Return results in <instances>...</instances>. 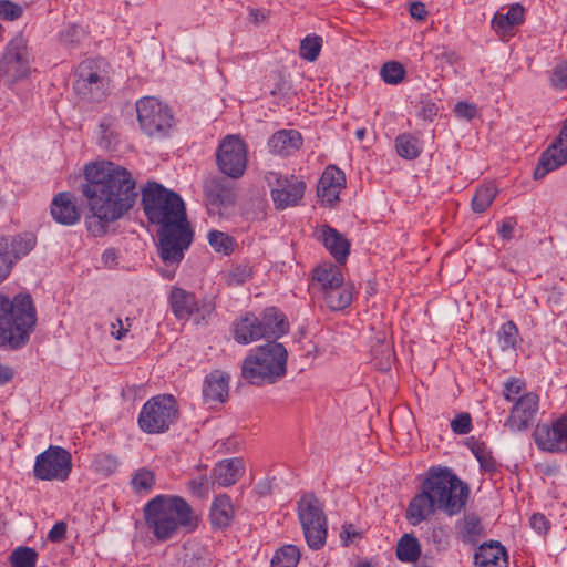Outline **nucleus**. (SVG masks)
<instances>
[{"mask_svg": "<svg viewBox=\"0 0 567 567\" xmlns=\"http://www.w3.org/2000/svg\"><path fill=\"white\" fill-rule=\"evenodd\" d=\"M82 194L92 217L87 228L95 236L106 233L110 224L121 219L137 198L136 181L131 172L116 163L102 161L85 165Z\"/></svg>", "mask_w": 567, "mask_h": 567, "instance_id": "nucleus-1", "label": "nucleus"}, {"mask_svg": "<svg viewBox=\"0 0 567 567\" xmlns=\"http://www.w3.org/2000/svg\"><path fill=\"white\" fill-rule=\"evenodd\" d=\"M142 204L150 223L159 226L158 252L165 264L162 275L172 279L194 235L184 202L177 193L156 182H148L142 189Z\"/></svg>", "mask_w": 567, "mask_h": 567, "instance_id": "nucleus-2", "label": "nucleus"}, {"mask_svg": "<svg viewBox=\"0 0 567 567\" xmlns=\"http://www.w3.org/2000/svg\"><path fill=\"white\" fill-rule=\"evenodd\" d=\"M143 513L147 532L158 542L169 540L194 526L193 509L179 496L157 495L145 504Z\"/></svg>", "mask_w": 567, "mask_h": 567, "instance_id": "nucleus-3", "label": "nucleus"}, {"mask_svg": "<svg viewBox=\"0 0 567 567\" xmlns=\"http://www.w3.org/2000/svg\"><path fill=\"white\" fill-rule=\"evenodd\" d=\"M37 324V311L28 293L13 298L0 293V348H24Z\"/></svg>", "mask_w": 567, "mask_h": 567, "instance_id": "nucleus-4", "label": "nucleus"}, {"mask_svg": "<svg viewBox=\"0 0 567 567\" xmlns=\"http://www.w3.org/2000/svg\"><path fill=\"white\" fill-rule=\"evenodd\" d=\"M288 353L276 341L251 351L243 362L241 375L251 384L275 383L286 374Z\"/></svg>", "mask_w": 567, "mask_h": 567, "instance_id": "nucleus-5", "label": "nucleus"}, {"mask_svg": "<svg viewBox=\"0 0 567 567\" xmlns=\"http://www.w3.org/2000/svg\"><path fill=\"white\" fill-rule=\"evenodd\" d=\"M423 484L436 502L437 509L450 516L458 514L464 508L470 495L468 486L447 467L429 468Z\"/></svg>", "mask_w": 567, "mask_h": 567, "instance_id": "nucleus-6", "label": "nucleus"}, {"mask_svg": "<svg viewBox=\"0 0 567 567\" xmlns=\"http://www.w3.org/2000/svg\"><path fill=\"white\" fill-rule=\"evenodd\" d=\"M297 515L308 547L312 550L321 549L328 536L322 503L313 494H305L297 502Z\"/></svg>", "mask_w": 567, "mask_h": 567, "instance_id": "nucleus-7", "label": "nucleus"}, {"mask_svg": "<svg viewBox=\"0 0 567 567\" xmlns=\"http://www.w3.org/2000/svg\"><path fill=\"white\" fill-rule=\"evenodd\" d=\"M177 413V403L173 395H156L142 406L138 425L146 433H163L176 421Z\"/></svg>", "mask_w": 567, "mask_h": 567, "instance_id": "nucleus-8", "label": "nucleus"}, {"mask_svg": "<svg viewBox=\"0 0 567 567\" xmlns=\"http://www.w3.org/2000/svg\"><path fill=\"white\" fill-rule=\"evenodd\" d=\"M137 121L148 136L163 137L173 126L171 109L153 96H144L136 102Z\"/></svg>", "mask_w": 567, "mask_h": 567, "instance_id": "nucleus-9", "label": "nucleus"}, {"mask_svg": "<svg viewBox=\"0 0 567 567\" xmlns=\"http://www.w3.org/2000/svg\"><path fill=\"white\" fill-rule=\"evenodd\" d=\"M72 471V456L58 445H50L35 457L33 475L41 481H65Z\"/></svg>", "mask_w": 567, "mask_h": 567, "instance_id": "nucleus-10", "label": "nucleus"}, {"mask_svg": "<svg viewBox=\"0 0 567 567\" xmlns=\"http://www.w3.org/2000/svg\"><path fill=\"white\" fill-rule=\"evenodd\" d=\"M31 53L28 41L17 34L6 47L0 61V70L10 82L14 83L25 79L31 73Z\"/></svg>", "mask_w": 567, "mask_h": 567, "instance_id": "nucleus-11", "label": "nucleus"}, {"mask_svg": "<svg viewBox=\"0 0 567 567\" xmlns=\"http://www.w3.org/2000/svg\"><path fill=\"white\" fill-rule=\"evenodd\" d=\"M266 181L277 209L282 210L296 206L303 197L306 184L293 175L282 176L279 173L269 172L266 175Z\"/></svg>", "mask_w": 567, "mask_h": 567, "instance_id": "nucleus-12", "label": "nucleus"}, {"mask_svg": "<svg viewBox=\"0 0 567 567\" xmlns=\"http://www.w3.org/2000/svg\"><path fill=\"white\" fill-rule=\"evenodd\" d=\"M37 244L31 233L0 236V285L10 276L14 265L27 256Z\"/></svg>", "mask_w": 567, "mask_h": 567, "instance_id": "nucleus-13", "label": "nucleus"}, {"mask_svg": "<svg viewBox=\"0 0 567 567\" xmlns=\"http://www.w3.org/2000/svg\"><path fill=\"white\" fill-rule=\"evenodd\" d=\"M216 159L225 175L239 178L247 165V150L244 141L234 135L225 137L218 147Z\"/></svg>", "mask_w": 567, "mask_h": 567, "instance_id": "nucleus-14", "label": "nucleus"}, {"mask_svg": "<svg viewBox=\"0 0 567 567\" xmlns=\"http://www.w3.org/2000/svg\"><path fill=\"white\" fill-rule=\"evenodd\" d=\"M106 84V78L97 61L86 60L79 65L78 79L73 84L79 95L91 101H100L105 95Z\"/></svg>", "mask_w": 567, "mask_h": 567, "instance_id": "nucleus-15", "label": "nucleus"}, {"mask_svg": "<svg viewBox=\"0 0 567 567\" xmlns=\"http://www.w3.org/2000/svg\"><path fill=\"white\" fill-rule=\"evenodd\" d=\"M535 443L542 451L558 453L567 451V415L551 424H538L534 431Z\"/></svg>", "mask_w": 567, "mask_h": 567, "instance_id": "nucleus-16", "label": "nucleus"}, {"mask_svg": "<svg viewBox=\"0 0 567 567\" xmlns=\"http://www.w3.org/2000/svg\"><path fill=\"white\" fill-rule=\"evenodd\" d=\"M204 195L207 212L210 216L220 215L221 210L235 203V190L223 177H208L204 182Z\"/></svg>", "mask_w": 567, "mask_h": 567, "instance_id": "nucleus-17", "label": "nucleus"}, {"mask_svg": "<svg viewBox=\"0 0 567 567\" xmlns=\"http://www.w3.org/2000/svg\"><path fill=\"white\" fill-rule=\"evenodd\" d=\"M539 398L534 392L522 394L513 405L504 426L511 432L526 431L538 412Z\"/></svg>", "mask_w": 567, "mask_h": 567, "instance_id": "nucleus-18", "label": "nucleus"}, {"mask_svg": "<svg viewBox=\"0 0 567 567\" xmlns=\"http://www.w3.org/2000/svg\"><path fill=\"white\" fill-rule=\"evenodd\" d=\"M567 163V118L560 130L559 136L555 142L542 154L537 164L534 177L543 178L546 174L557 169Z\"/></svg>", "mask_w": 567, "mask_h": 567, "instance_id": "nucleus-19", "label": "nucleus"}, {"mask_svg": "<svg viewBox=\"0 0 567 567\" xmlns=\"http://www.w3.org/2000/svg\"><path fill=\"white\" fill-rule=\"evenodd\" d=\"M169 302L173 313L178 319H188L196 313H200L204 319L206 316L210 315L214 309L212 302H205L199 306L194 293L178 287L172 289Z\"/></svg>", "mask_w": 567, "mask_h": 567, "instance_id": "nucleus-20", "label": "nucleus"}, {"mask_svg": "<svg viewBox=\"0 0 567 567\" xmlns=\"http://www.w3.org/2000/svg\"><path fill=\"white\" fill-rule=\"evenodd\" d=\"M344 184V173L336 166H328L319 179L318 196L322 203L332 205L339 199V194Z\"/></svg>", "mask_w": 567, "mask_h": 567, "instance_id": "nucleus-21", "label": "nucleus"}, {"mask_svg": "<svg viewBox=\"0 0 567 567\" xmlns=\"http://www.w3.org/2000/svg\"><path fill=\"white\" fill-rule=\"evenodd\" d=\"M316 236L337 262H346L350 252V243L341 233L328 225H322L317 229Z\"/></svg>", "mask_w": 567, "mask_h": 567, "instance_id": "nucleus-22", "label": "nucleus"}, {"mask_svg": "<svg viewBox=\"0 0 567 567\" xmlns=\"http://www.w3.org/2000/svg\"><path fill=\"white\" fill-rule=\"evenodd\" d=\"M229 375L220 370L207 374L203 382V400L207 404L223 403L228 398Z\"/></svg>", "mask_w": 567, "mask_h": 567, "instance_id": "nucleus-23", "label": "nucleus"}, {"mask_svg": "<svg viewBox=\"0 0 567 567\" xmlns=\"http://www.w3.org/2000/svg\"><path fill=\"white\" fill-rule=\"evenodd\" d=\"M52 218L65 226L75 225L80 220V212L72 194L62 192L55 195L51 203Z\"/></svg>", "mask_w": 567, "mask_h": 567, "instance_id": "nucleus-24", "label": "nucleus"}, {"mask_svg": "<svg viewBox=\"0 0 567 567\" xmlns=\"http://www.w3.org/2000/svg\"><path fill=\"white\" fill-rule=\"evenodd\" d=\"M435 511H439L437 504L422 483L421 492L411 499L408 506L406 519L415 526L433 515Z\"/></svg>", "mask_w": 567, "mask_h": 567, "instance_id": "nucleus-25", "label": "nucleus"}, {"mask_svg": "<svg viewBox=\"0 0 567 567\" xmlns=\"http://www.w3.org/2000/svg\"><path fill=\"white\" fill-rule=\"evenodd\" d=\"M475 567H508L505 547L497 540L483 543L474 555Z\"/></svg>", "mask_w": 567, "mask_h": 567, "instance_id": "nucleus-26", "label": "nucleus"}, {"mask_svg": "<svg viewBox=\"0 0 567 567\" xmlns=\"http://www.w3.org/2000/svg\"><path fill=\"white\" fill-rule=\"evenodd\" d=\"M268 147L272 154L288 156L302 145V136L296 130H280L268 140Z\"/></svg>", "mask_w": 567, "mask_h": 567, "instance_id": "nucleus-27", "label": "nucleus"}, {"mask_svg": "<svg viewBox=\"0 0 567 567\" xmlns=\"http://www.w3.org/2000/svg\"><path fill=\"white\" fill-rule=\"evenodd\" d=\"M342 282L344 279L340 268L332 264H324L315 269L311 285L313 289L323 295Z\"/></svg>", "mask_w": 567, "mask_h": 567, "instance_id": "nucleus-28", "label": "nucleus"}, {"mask_svg": "<svg viewBox=\"0 0 567 567\" xmlns=\"http://www.w3.org/2000/svg\"><path fill=\"white\" fill-rule=\"evenodd\" d=\"M262 338H279L288 332L289 324L285 315L277 308H267L259 319Z\"/></svg>", "mask_w": 567, "mask_h": 567, "instance_id": "nucleus-29", "label": "nucleus"}, {"mask_svg": "<svg viewBox=\"0 0 567 567\" xmlns=\"http://www.w3.org/2000/svg\"><path fill=\"white\" fill-rule=\"evenodd\" d=\"M234 339L240 344H249L262 339L259 318L252 313H246L233 326Z\"/></svg>", "mask_w": 567, "mask_h": 567, "instance_id": "nucleus-30", "label": "nucleus"}, {"mask_svg": "<svg viewBox=\"0 0 567 567\" xmlns=\"http://www.w3.org/2000/svg\"><path fill=\"white\" fill-rule=\"evenodd\" d=\"M235 517V509L227 494L216 496L210 505L209 519L215 528L228 527Z\"/></svg>", "mask_w": 567, "mask_h": 567, "instance_id": "nucleus-31", "label": "nucleus"}, {"mask_svg": "<svg viewBox=\"0 0 567 567\" xmlns=\"http://www.w3.org/2000/svg\"><path fill=\"white\" fill-rule=\"evenodd\" d=\"M244 473V463L240 458L220 461L213 471L214 481L223 487L235 484Z\"/></svg>", "mask_w": 567, "mask_h": 567, "instance_id": "nucleus-32", "label": "nucleus"}, {"mask_svg": "<svg viewBox=\"0 0 567 567\" xmlns=\"http://www.w3.org/2000/svg\"><path fill=\"white\" fill-rule=\"evenodd\" d=\"M523 21L524 8L516 3L512 6L506 13L497 12L492 20V25L498 34L507 37L513 35L514 28Z\"/></svg>", "mask_w": 567, "mask_h": 567, "instance_id": "nucleus-33", "label": "nucleus"}, {"mask_svg": "<svg viewBox=\"0 0 567 567\" xmlns=\"http://www.w3.org/2000/svg\"><path fill=\"white\" fill-rule=\"evenodd\" d=\"M322 297L331 310H342L352 302L353 287L352 285L342 282L337 288L323 293Z\"/></svg>", "mask_w": 567, "mask_h": 567, "instance_id": "nucleus-34", "label": "nucleus"}, {"mask_svg": "<svg viewBox=\"0 0 567 567\" xmlns=\"http://www.w3.org/2000/svg\"><path fill=\"white\" fill-rule=\"evenodd\" d=\"M421 556V545L411 534H404L396 545V557L403 563H415Z\"/></svg>", "mask_w": 567, "mask_h": 567, "instance_id": "nucleus-35", "label": "nucleus"}, {"mask_svg": "<svg viewBox=\"0 0 567 567\" xmlns=\"http://www.w3.org/2000/svg\"><path fill=\"white\" fill-rule=\"evenodd\" d=\"M300 557V549L296 545L288 544L276 550L270 567H297Z\"/></svg>", "mask_w": 567, "mask_h": 567, "instance_id": "nucleus-36", "label": "nucleus"}, {"mask_svg": "<svg viewBox=\"0 0 567 567\" xmlns=\"http://www.w3.org/2000/svg\"><path fill=\"white\" fill-rule=\"evenodd\" d=\"M395 148L399 156L405 159H414L422 152L419 138L411 134H400L396 136Z\"/></svg>", "mask_w": 567, "mask_h": 567, "instance_id": "nucleus-37", "label": "nucleus"}, {"mask_svg": "<svg viewBox=\"0 0 567 567\" xmlns=\"http://www.w3.org/2000/svg\"><path fill=\"white\" fill-rule=\"evenodd\" d=\"M497 189L493 184L483 185L477 188L473 199L472 208L475 213L485 212L495 199Z\"/></svg>", "mask_w": 567, "mask_h": 567, "instance_id": "nucleus-38", "label": "nucleus"}, {"mask_svg": "<svg viewBox=\"0 0 567 567\" xmlns=\"http://www.w3.org/2000/svg\"><path fill=\"white\" fill-rule=\"evenodd\" d=\"M9 559L12 567H35L38 553L34 548L20 546L11 553Z\"/></svg>", "mask_w": 567, "mask_h": 567, "instance_id": "nucleus-39", "label": "nucleus"}, {"mask_svg": "<svg viewBox=\"0 0 567 567\" xmlns=\"http://www.w3.org/2000/svg\"><path fill=\"white\" fill-rule=\"evenodd\" d=\"M210 247L216 252L230 255L234 251L235 239L226 233L219 230H210L207 236Z\"/></svg>", "mask_w": 567, "mask_h": 567, "instance_id": "nucleus-40", "label": "nucleus"}, {"mask_svg": "<svg viewBox=\"0 0 567 567\" xmlns=\"http://www.w3.org/2000/svg\"><path fill=\"white\" fill-rule=\"evenodd\" d=\"M322 48V38L319 35H307L300 42L299 55L301 59L313 62L318 59Z\"/></svg>", "mask_w": 567, "mask_h": 567, "instance_id": "nucleus-41", "label": "nucleus"}, {"mask_svg": "<svg viewBox=\"0 0 567 567\" xmlns=\"http://www.w3.org/2000/svg\"><path fill=\"white\" fill-rule=\"evenodd\" d=\"M518 337V329L513 321L503 323L497 332L498 343L503 351L515 349Z\"/></svg>", "mask_w": 567, "mask_h": 567, "instance_id": "nucleus-42", "label": "nucleus"}, {"mask_svg": "<svg viewBox=\"0 0 567 567\" xmlns=\"http://www.w3.org/2000/svg\"><path fill=\"white\" fill-rule=\"evenodd\" d=\"M405 75V69L396 61H390L383 64L381 78L388 84H399Z\"/></svg>", "mask_w": 567, "mask_h": 567, "instance_id": "nucleus-43", "label": "nucleus"}, {"mask_svg": "<svg viewBox=\"0 0 567 567\" xmlns=\"http://www.w3.org/2000/svg\"><path fill=\"white\" fill-rule=\"evenodd\" d=\"M472 452L485 471L493 472L496 470V461L483 443H475L472 446Z\"/></svg>", "mask_w": 567, "mask_h": 567, "instance_id": "nucleus-44", "label": "nucleus"}, {"mask_svg": "<svg viewBox=\"0 0 567 567\" xmlns=\"http://www.w3.org/2000/svg\"><path fill=\"white\" fill-rule=\"evenodd\" d=\"M154 483V474L148 470L137 471L132 478V486L136 492H148Z\"/></svg>", "mask_w": 567, "mask_h": 567, "instance_id": "nucleus-45", "label": "nucleus"}, {"mask_svg": "<svg viewBox=\"0 0 567 567\" xmlns=\"http://www.w3.org/2000/svg\"><path fill=\"white\" fill-rule=\"evenodd\" d=\"M23 13V9L21 6L9 1V0H0V18L8 21H13L19 19Z\"/></svg>", "mask_w": 567, "mask_h": 567, "instance_id": "nucleus-46", "label": "nucleus"}, {"mask_svg": "<svg viewBox=\"0 0 567 567\" xmlns=\"http://www.w3.org/2000/svg\"><path fill=\"white\" fill-rule=\"evenodd\" d=\"M525 382L518 378H512L504 384L503 394L505 400L514 401L525 390Z\"/></svg>", "mask_w": 567, "mask_h": 567, "instance_id": "nucleus-47", "label": "nucleus"}, {"mask_svg": "<svg viewBox=\"0 0 567 567\" xmlns=\"http://www.w3.org/2000/svg\"><path fill=\"white\" fill-rule=\"evenodd\" d=\"M550 84L555 89H567V62H561L554 68Z\"/></svg>", "mask_w": 567, "mask_h": 567, "instance_id": "nucleus-48", "label": "nucleus"}, {"mask_svg": "<svg viewBox=\"0 0 567 567\" xmlns=\"http://www.w3.org/2000/svg\"><path fill=\"white\" fill-rule=\"evenodd\" d=\"M451 429L456 434H467L472 430V420L468 413H461L451 421Z\"/></svg>", "mask_w": 567, "mask_h": 567, "instance_id": "nucleus-49", "label": "nucleus"}, {"mask_svg": "<svg viewBox=\"0 0 567 567\" xmlns=\"http://www.w3.org/2000/svg\"><path fill=\"white\" fill-rule=\"evenodd\" d=\"M83 34V30L78 25H68L60 32V39L64 44L73 45L78 43Z\"/></svg>", "mask_w": 567, "mask_h": 567, "instance_id": "nucleus-50", "label": "nucleus"}, {"mask_svg": "<svg viewBox=\"0 0 567 567\" xmlns=\"http://www.w3.org/2000/svg\"><path fill=\"white\" fill-rule=\"evenodd\" d=\"M454 112L457 117L471 121L477 116V106L473 103L460 101L455 104Z\"/></svg>", "mask_w": 567, "mask_h": 567, "instance_id": "nucleus-51", "label": "nucleus"}, {"mask_svg": "<svg viewBox=\"0 0 567 567\" xmlns=\"http://www.w3.org/2000/svg\"><path fill=\"white\" fill-rule=\"evenodd\" d=\"M251 276V270L247 266H238L229 272L228 282L230 285H240L246 282Z\"/></svg>", "mask_w": 567, "mask_h": 567, "instance_id": "nucleus-52", "label": "nucleus"}, {"mask_svg": "<svg viewBox=\"0 0 567 567\" xmlns=\"http://www.w3.org/2000/svg\"><path fill=\"white\" fill-rule=\"evenodd\" d=\"M529 524L538 534H546L550 527L548 519L545 515L536 513L532 515Z\"/></svg>", "mask_w": 567, "mask_h": 567, "instance_id": "nucleus-53", "label": "nucleus"}, {"mask_svg": "<svg viewBox=\"0 0 567 567\" xmlns=\"http://www.w3.org/2000/svg\"><path fill=\"white\" fill-rule=\"evenodd\" d=\"M66 533V524L63 522H58L53 525L48 534V539L50 542H61L64 539Z\"/></svg>", "mask_w": 567, "mask_h": 567, "instance_id": "nucleus-54", "label": "nucleus"}, {"mask_svg": "<svg viewBox=\"0 0 567 567\" xmlns=\"http://www.w3.org/2000/svg\"><path fill=\"white\" fill-rule=\"evenodd\" d=\"M515 227L516 220L513 218H507L502 223L498 229V234L503 239L509 240L513 237Z\"/></svg>", "mask_w": 567, "mask_h": 567, "instance_id": "nucleus-55", "label": "nucleus"}, {"mask_svg": "<svg viewBox=\"0 0 567 567\" xmlns=\"http://www.w3.org/2000/svg\"><path fill=\"white\" fill-rule=\"evenodd\" d=\"M409 12L412 18L423 21L427 16L425 6L422 2H413L410 4Z\"/></svg>", "mask_w": 567, "mask_h": 567, "instance_id": "nucleus-56", "label": "nucleus"}, {"mask_svg": "<svg viewBox=\"0 0 567 567\" xmlns=\"http://www.w3.org/2000/svg\"><path fill=\"white\" fill-rule=\"evenodd\" d=\"M128 329H125L123 327V322L121 319H117L116 322H113L111 324V334L116 339V340H121L125 337V334L127 333Z\"/></svg>", "mask_w": 567, "mask_h": 567, "instance_id": "nucleus-57", "label": "nucleus"}, {"mask_svg": "<svg viewBox=\"0 0 567 567\" xmlns=\"http://www.w3.org/2000/svg\"><path fill=\"white\" fill-rule=\"evenodd\" d=\"M117 262V254L114 249H106L102 254V264L105 267L112 268Z\"/></svg>", "mask_w": 567, "mask_h": 567, "instance_id": "nucleus-58", "label": "nucleus"}, {"mask_svg": "<svg viewBox=\"0 0 567 567\" xmlns=\"http://www.w3.org/2000/svg\"><path fill=\"white\" fill-rule=\"evenodd\" d=\"M384 359L380 362V369L381 370H388L390 368L392 358H393V351L389 343L384 344L383 349Z\"/></svg>", "mask_w": 567, "mask_h": 567, "instance_id": "nucleus-59", "label": "nucleus"}, {"mask_svg": "<svg viewBox=\"0 0 567 567\" xmlns=\"http://www.w3.org/2000/svg\"><path fill=\"white\" fill-rule=\"evenodd\" d=\"M13 378V370L11 367L0 364V385L10 382Z\"/></svg>", "mask_w": 567, "mask_h": 567, "instance_id": "nucleus-60", "label": "nucleus"}, {"mask_svg": "<svg viewBox=\"0 0 567 567\" xmlns=\"http://www.w3.org/2000/svg\"><path fill=\"white\" fill-rule=\"evenodd\" d=\"M266 18H267L266 12L262 10H259V9H250L249 10V19L254 23H260V22L265 21Z\"/></svg>", "mask_w": 567, "mask_h": 567, "instance_id": "nucleus-61", "label": "nucleus"}, {"mask_svg": "<svg viewBox=\"0 0 567 567\" xmlns=\"http://www.w3.org/2000/svg\"><path fill=\"white\" fill-rule=\"evenodd\" d=\"M206 484H207L206 476H200L199 478L193 480L190 482L192 489L196 493H202V491L205 488Z\"/></svg>", "mask_w": 567, "mask_h": 567, "instance_id": "nucleus-62", "label": "nucleus"}, {"mask_svg": "<svg viewBox=\"0 0 567 567\" xmlns=\"http://www.w3.org/2000/svg\"><path fill=\"white\" fill-rule=\"evenodd\" d=\"M352 528H353L352 525L344 527V529L340 534L341 538H343V539H346V542H348L352 536H354L355 532Z\"/></svg>", "mask_w": 567, "mask_h": 567, "instance_id": "nucleus-63", "label": "nucleus"}, {"mask_svg": "<svg viewBox=\"0 0 567 567\" xmlns=\"http://www.w3.org/2000/svg\"><path fill=\"white\" fill-rule=\"evenodd\" d=\"M365 128H359L355 132V136L359 141L363 140L364 135H365Z\"/></svg>", "mask_w": 567, "mask_h": 567, "instance_id": "nucleus-64", "label": "nucleus"}]
</instances>
